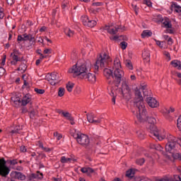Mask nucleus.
Here are the masks:
<instances>
[{
  "instance_id": "1",
  "label": "nucleus",
  "mask_w": 181,
  "mask_h": 181,
  "mask_svg": "<svg viewBox=\"0 0 181 181\" xmlns=\"http://www.w3.org/2000/svg\"><path fill=\"white\" fill-rule=\"evenodd\" d=\"M90 71H91V62L90 60L78 62L69 70V73L78 76L79 78L87 80L90 83H95V74Z\"/></svg>"
},
{
  "instance_id": "2",
  "label": "nucleus",
  "mask_w": 181,
  "mask_h": 181,
  "mask_svg": "<svg viewBox=\"0 0 181 181\" xmlns=\"http://www.w3.org/2000/svg\"><path fill=\"white\" fill-rule=\"evenodd\" d=\"M103 74L107 79V84H109V86L115 84L116 87H118L119 83L124 80V71L121 69L115 70L114 74H112L111 69L105 68L103 70Z\"/></svg>"
},
{
  "instance_id": "3",
  "label": "nucleus",
  "mask_w": 181,
  "mask_h": 181,
  "mask_svg": "<svg viewBox=\"0 0 181 181\" xmlns=\"http://www.w3.org/2000/svg\"><path fill=\"white\" fill-rule=\"evenodd\" d=\"M135 105L137 108L136 118L140 121H145L146 119V109L145 108V105L144 104V97L142 93H141V89L135 88Z\"/></svg>"
},
{
  "instance_id": "4",
  "label": "nucleus",
  "mask_w": 181,
  "mask_h": 181,
  "mask_svg": "<svg viewBox=\"0 0 181 181\" xmlns=\"http://www.w3.org/2000/svg\"><path fill=\"white\" fill-rule=\"evenodd\" d=\"M146 114H148V112L146 110V118L144 121H141L137 117L138 121H139L140 122H145V121H148V124H150V125L148 127V129H150V136H154L155 138L158 139V141H162V140L165 139V136H160L159 135V130H158V129L156 127H153V124H156V117H148L146 115Z\"/></svg>"
},
{
  "instance_id": "5",
  "label": "nucleus",
  "mask_w": 181,
  "mask_h": 181,
  "mask_svg": "<svg viewBox=\"0 0 181 181\" xmlns=\"http://www.w3.org/2000/svg\"><path fill=\"white\" fill-rule=\"evenodd\" d=\"M11 101L14 103L15 107H19L20 105L25 107V105H28L32 101V97L30 95L27 94L21 100V98L14 96L11 98Z\"/></svg>"
},
{
  "instance_id": "6",
  "label": "nucleus",
  "mask_w": 181,
  "mask_h": 181,
  "mask_svg": "<svg viewBox=\"0 0 181 181\" xmlns=\"http://www.w3.org/2000/svg\"><path fill=\"white\" fill-rule=\"evenodd\" d=\"M73 136L76 139L79 145H82V146L86 148L90 145V138H88V136L83 134H74Z\"/></svg>"
},
{
  "instance_id": "7",
  "label": "nucleus",
  "mask_w": 181,
  "mask_h": 181,
  "mask_svg": "<svg viewBox=\"0 0 181 181\" xmlns=\"http://www.w3.org/2000/svg\"><path fill=\"white\" fill-rule=\"evenodd\" d=\"M107 64H108V56L107 54H103V55H100V57L96 60V62L94 65L95 70H98V69H103L104 67H107Z\"/></svg>"
},
{
  "instance_id": "8",
  "label": "nucleus",
  "mask_w": 181,
  "mask_h": 181,
  "mask_svg": "<svg viewBox=\"0 0 181 181\" xmlns=\"http://www.w3.org/2000/svg\"><path fill=\"white\" fill-rule=\"evenodd\" d=\"M45 78L47 80V81H49L51 86H56V84H59V81H60V76L57 72L48 74L45 76Z\"/></svg>"
},
{
  "instance_id": "9",
  "label": "nucleus",
  "mask_w": 181,
  "mask_h": 181,
  "mask_svg": "<svg viewBox=\"0 0 181 181\" xmlns=\"http://www.w3.org/2000/svg\"><path fill=\"white\" fill-rule=\"evenodd\" d=\"M11 170L8 166H6V161L5 158L0 159V176L3 177H6L7 175H9Z\"/></svg>"
},
{
  "instance_id": "10",
  "label": "nucleus",
  "mask_w": 181,
  "mask_h": 181,
  "mask_svg": "<svg viewBox=\"0 0 181 181\" xmlns=\"http://www.w3.org/2000/svg\"><path fill=\"white\" fill-rule=\"evenodd\" d=\"M119 90L120 91V94H122L124 98H129V97H131V89L129 88V86H128L127 81L122 82V88L119 89Z\"/></svg>"
},
{
  "instance_id": "11",
  "label": "nucleus",
  "mask_w": 181,
  "mask_h": 181,
  "mask_svg": "<svg viewBox=\"0 0 181 181\" xmlns=\"http://www.w3.org/2000/svg\"><path fill=\"white\" fill-rule=\"evenodd\" d=\"M119 90L120 91V94H122L124 98H129V97H131V89L129 88V86H128L127 81L122 82V88L119 89Z\"/></svg>"
},
{
  "instance_id": "12",
  "label": "nucleus",
  "mask_w": 181,
  "mask_h": 181,
  "mask_svg": "<svg viewBox=\"0 0 181 181\" xmlns=\"http://www.w3.org/2000/svg\"><path fill=\"white\" fill-rule=\"evenodd\" d=\"M81 20L83 25H84V26H87L88 28H94V26L97 25V21L90 20L87 16H82Z\"/></svg>"
},
{
  "instance_id": "13",
  "label": "nucleus",
  "mask_w": 181,
  "mask_h": 181,
  "mask_svg": "<svg viewBox=\"0 0 181 181\" xmlns=\"http://www.w3.org/2000/svg\"><path fill=\"white\" fill-rule=\"evenodd\" d=\"M86 118H87V121L90 124H100L103 119V117H98V119H95V115H94V113L93 112L86 114Z\"/></svg>"
},
{
  "instance_id": "14",
  "label": "nucleus",
  "mask_w": 181,
  "mask_h": 181,
  "mask_svg": "<svg viewBox=\"0 0 181 181\" xmlns=\"http://www.w3.org/2000/svg\"><path fill=\"white\" fill-rule=\"evenodd\" d=\"M146 101L149 107L151 108H158L159 107V102L153 97H147Z\"/></svg>"
},
{
  "instance_id": "15",
  "label": "nucleus",
  "mask_w": 181,
  "mask_h": 181,
  "mask_svg": "<svg viewBox=\"0 0 181 181\" xmlns=\"http://www.w3.org/2000/svg\"><path fill=\"white\" fill-rule=\"evenodd\" d=\"M29 180L32 181L33 179H43V173H40V171H37V173H32L28 176Z\"/></svg>"
},
{
  "instance_id": "16",
  "label": "nucleus",
  "mask_w": 181,
  "mask_h": 181,
  "mask_svg": "<svg viewBox=\"0 0 181 181\" xmlns=\"http://www.w3.org/2000/svg\"><path fill=\"white\" fill-rule=\"evenodd\" d=\"M142 57L145 62H151V52L147 49H144L142 53Z\"/></svg>"
},
{
  "instance_id": "17",
  "label": "nucleus",
  "mask_w": 181,
  "mask_h": 181,
  "mask_svg": "<svg viewBox=\"0 0 181 181\" xmlns=\"http://www.w3.org/2000/svg\"><path fill=\"white\" fill-rule=\"evenodd\" d=\"M151 149H155L156 151H158V152H161V153H163V147L158 144H153L151 146Z\"/></svg>"
},
{
  "instance_id": "18",
  "label": "nucleus",
  "mask_w": 181,
  "mask_h": 181,
  "mask_svg": "<svg viewBox=\"0 0 181 181\" xmlns=\"http://www.w3.org/2000/svg\"><path fill=\"white\" fill-rule=\"evenodd\" d=\"M171 66L175 68H177L178 70H181V62L177 59H174L170 62Z\"/></svg>"
},
{
  "instance_id": "19",
  "label": "nucleus",
  "mask_w": 181,
  "mask_h": 181,
  "mask_svg": "<svg viewBox=\"0 0 181 181\" xmlns=\"http://www.w3.org/2000/svg\"><path fill=\"white\" fill-rule=\"evenodd\" d=\"M171 11H174V12L179 13L181 12V6L177 4V3H173L171 5Z\"/></svg>"
},
{
  "instance_id": "20",
  "label": "nucleus",
  "mask_w": 181,
  "mask_h": 181,
  "mask_svg": "<svg viewBox=\"0 0 181 181\" xmlns=\"http://www.w3.org/2000/svg\"><path fill=\"white\" fill-rule=\"evenodd\" d=\"M105 30H107V33H110V35H117L119 32V28H117V27L115 28H105Z\"/></svg>"
},
{
  "instance_id": "21",
  "label": "nucleus",
  "mask_w": 181,
  "mask_h": 181,
  "mask_svg": "<svg viewBox=\"0 0 181 181\" xmlns=\"http://www.w3.org/2000/svg\"><path fill=\"white\" fill-rule=\"evenodd\" d=\"M71 160H73V162H76L77 160L71 158H66V156H62L61 158L62 163H69V162H71Z\"/></svg>"
},
{
  "instance_id": "22",
  "label": "nucleus",
  "mask_w": 181,
  "mask_h": 181,
  "mask_svg": "<svg viewBox=\"0 0 181 181\" xmlns=\"http://www.w3.org/2000/svg\"><path fill=\"white\" fill-rule=\"evenodd\" d=\"M152 36V32L149 31L148 30H144L141 33V37H151Z\"/></svg>"
},
{
  "instance_id": "23",
  "label": "nucleus",
  "mask_w": 181,
  "mask_h": 181,
  "mask_svg": "<svg viewBox=\"0 0 181 181\" xmlns=\"http://www.w3.org/2000/svg\"><path fill=\"white\" fill-rule=\"evenodd\" d=\"M15 177H16V179H18L19 180H25V179H26V177L25 175L22 174V173L15 172Z\"/></svg>"
},
{
  "instance_id": "24",
  "label": "nucleus",
  "mask_w": 181,
  "mask_h": 181,
  "mask_svg": "<svg viewBox=\"0 0 181 181\" xmlns=\"http://www.w3.org/2000/svg\"><path fill=\"white\" fill-rule=\"evenodd\" d=\"M62 115L64 118H66V119H69V121L73 120V117L71 116V114L69 112H62Z\"/></svg>"
},
{
  "instance_id": "25",
  "label": "nucleus",
  "mask_w": 181,
  "mask_h": 181,
  "mask_svg": "<svg viewBox=\"0 0 181 181\" xmlns=\"http://www.w3.org/2000/svg\"><path fill=\"white\" fill-rule=\"evenodd\" d=\"M124 64L129 70H133L134 69V66L132 65V62H131V60L129 59H126L124 61Z\"/></svg>"
},
{
  "instance_id": "26",
  "label": "nucleus",
  "mask_w": 181,
  "mask_h": 181,
  "mask_svg": "<svg viewBox=\"0 0 181 181\" xmlns=\"http://www.w3.org/2000/svg\"><path fill=\"white\" fill-rule=\"evenodd\" d=\"M64 33L69 37H73V36L74 35V31L71 30L70 28H66L64 30Z\"/></svg>"
},
{
  "instance_id": "27",
  "label": "nucleus",
  "mask_w": 181,
  "mask_h": 181,
  "mask_svg": "<svg viewBox=\"0 0 181 181\" xmlns=\"http://www.w3.org/2000/svg\"><path fill=\"white\" fill-rule=\"evenodd\" d=\"M113 69H115V70H120L121 69V63L119 62V59H115L114 62V66Z\"/></svg>"
},
{
  "instance_id": "28",
  "label": "nucleus",
  "mask_w": 181,
  "mask_h": 181,
  "mask_svg": "<svg viewBox=\"0 0 181 181\" xmlns=\"http://www.w3.org/2000/svg\"><path fill=\"white\" fill-rule=\"evenodd\" d=\"M135 175V171L132 169H129L126 173L127 177H134V175Z\"/></svg>"
},
{
  "instance_id": "29",
  "label": "nucleus",
  "mask_w": 181,
  "mask_h": 181,
  "mask_svg": "<svg viewBox=\"0 0 181 181\" xmlns=\"http://www.w3.org/2000/svg\"><path fill=\"white\" fill-rule=\"evenodd\" d=\"M74 88V83H66V90L69 93H71L73 91V88Z\"/></svg>"
},
{
  "instance_id": "30",
  "label": "nucleus",
  "mask_w": 181,
  "mask_h": 181,
  "mask_svg": "<svg viewBox=\"0 0 181 181\" xmlns=\"http://www.w3.org/2000/svg\"><path fill=\"white\" fill-rule=\"evenodd\" d=\"M22 129H23L22 126L21 125L16 126L14 128V129L11 131V134H19V132L21 131Z\"/></svg>"
},
{
  "instance_id": "31",
  "label": "nucleus",
  "mask_w": 181,
  "mask_h": 181,
  "mask_svg": "<svg viewBox=\"0 0 181 181\" xmlns=\"http://www.w3.org/2000/svg\"><path fill=\"white\" fill-rule=\"evenodd\" d=\"M143 94L144 97H146V98H148V97H152V91L149 89L143 91Z\"/></svg>"
},
{
  "instance_id": "32",
  "label": "nucleus",
  "mask_w": 181,
  "mask_h": 181,
  "mask_svg": "<svg viewBox=\"0 0 181 181\" xmlns=\"http://www.w3.org/2000/svg\"><path fill=\"white\" fill-rule=\"evenodd\" d=\"M11 57H12L13 60L14 61V62H11V63H12L13 64H16V63H18V62H21V58H19V57H18V55L13 54V55L11 56Z\"/></svg>"
},
{
  "instance_id": "33",
  "label": "nucleus",
  "mask_w": 181,
  "mask_h": 181,
  "mask_svg": "<svg viewBox=\"0 0 181 181\" xmlns=\"http://www.w3.org/2000/svg\"><path fill=\"white\" fill-rule=\"evenodd\" d=\"M37 115V110H35L33 109V110H31L30 112V118H31L32 119H33V118H35V116Z\"/></svg>"
},
{
  "instance_id": "34",
  "label": "nucleus",
  "mask_w": 181,
  "mask_h": 181,
  "mask_svg": "<svg viewBox=\"0 0 181 181\" xmlns=\"http://www.w3.org/2000/svg\"><path fill=\"white\" fill-rule=\"evenodd\" d=\"M136 163L137 165H139L140 166H142V165H144L145 163V158H142L136 159Z\"/></svg>"
},
{
  "instance_id": "35",
  "label": "nucleus",
  "mask_w": 181,
  "mask_h": 181,
  "mask_svg": "<svg viewBox=\"0 0 181 181\" xmlns=\"http://www.w3.org/2000/svg\"><path fill=\"white\" fill-rule=\"evenodd\" d=\"M64 91H65L64 88H59L58 90L59 97H63V95H64Z\"/></svg>"
},
{
  "instance_id": "36",
  "label": "nucleus",
  "mask_w": 181,
  "mask_h": 181,
  "mask_svg": "<svg viewBox=\"0 0 181 181\" xmlns=\"http://www.w3.org/2000/svg\"><path fill=\"white\" fill-rule=\"evenodd\" d=\"M163 23L165 28H167L168 29L172 28V24L169 21H163Z\"/></svg>"
},
{
  "instance_id": "37",
  "label": "nucleus",
  "mask_w": 181,
  "mask_h": 181,
  "mask_svg": "<svg viewBox=\"0 0 181 181\" xmlns=\"http://www.w3.org/2000/svg\"><path fill=\"white\" fill-rule=\"evenodd\" d=\"M120 46L122 49V50H125L128 46V43H127L125 41H123L120 43Z\"/></svg>"
},
{
  "instance_id": "38",
  "label": "nucleus",
  "mask_w": 181,
  "mask_h": 181,
  "mask_svg": "<svg viewBox=\"0 0 181 181\" xmlns=\"http://www.w3.org/2000/svg\"><path fill=\"white\" fill-rule=\"evenodd\" d=\"M139 90H141L143 92L148 90V86L146 84H141L140 88Z\"/></svg>"
},
{
  "instance_id": "39",
  "label": "nucleus",
  "mask_w": 181,
  "mask_h": 181,
  "mask_svg": "<svg viewBox=\"0 0 181 181\" xmlns=\"http://www.w3.org/2000/svg\"><path fill=\"white\" fill-rule=\"evenodd\" d=\"M35 93H37V94H45V90L44 89H39V88H35L34 89Z\"/></svg>"
},
{
  "instance_id": "40",
  "label": "nucleus",
  "mask_w": 181,
  "mask_h": 181,
  "mask_svg": "<svg viewBox=\"0 0 181 181\" xmlns=\"http://www.w3.org/2000/svg\"><path fill=\"white\" fill-rule=\"evenodd\" d=\"M4 16H5V13H4V8L0 7V19H4Z\"/></svg>"
},
{
  "instance_id": "41",
  "label": "nucleus",
  "mask_w": 181,
  "mask_h": 181,
  "mask_svg": "<svg viewBox=\"0 0 181 181\" xmlns=\"http://www.w3.org/2000/svg\"><path fill=\"white\" fill-rule=\"evenodd\" d=\"M174 159H180L181 160V155L179 153L173 154Z\"/></svg>"
},
{
  "instance_id": "42",
  "label": "nucleus",
  "mask_w": 181,
  "mask_h": 181,
  "mask_svg": "<svg viewBox=\"0 0 181 181\" xmlns=\"http://www.w3.org/2000/svg\"><path fill=\"white\" fill-rule=\"evenodd\" d=\"M6 71L5 70V69L2 66L0 67V76H2L4 74H5V72Z\"/></svg>"
},
{
  "instance_id": "43",
  "label": "nucleus",
  "mask_w": 181,
  "mask_h": 181,
  "mask_svg": "<svg viewBox=\"0 0 181 181\" xmlns=\"http://www.w3.org/2000/svg\"><path fill=\"white\" fill-rule=\"evenodd\" d=\"M71 59L72 60H76L77 59V54L76 52H72L71 56Z\"/></svg>"
},
{
  "instance_id": "44",
  "label": "nucleus",
  "mask_w": 181,
  "mask_h": 181,
  "mask_svg": "<svg viewBox=\"0 0 181 181\" xmlns=\"http://www.w3.org/2000/svg\"><path fill=\"white\" fill-rule=\"evenodd\" d=\"M110 95L112 97V103H113L114 105H115V100L117 98V96L116 95H114V93H112L110 94Z\"/></svg>"
},
{
  "instance_id": "45",
  "label": "nucleus",
  "mask_w": 181,
  "mask_h": 181,
  "mask_svg": "<svg viewBox=\"0 0 181 181\" xmlns=\"http://www.w3.org/2000/svg\"><path fill=\"white\" fill-rule=\"evenodd\" d=\"M23 37L24 38V42L26 40H28L30 37V35H28V34H23Z\"/></svg>"
},
{
  "instance_id": "46",
  "label": "nucleus",
  "mask_w": 181,
  "mask_h": 181,
  "mask_svg": "<svg viewBox=\"0 0 181 181\" xmlns=\"http://www.w3.org/2000/svg\"><path fill=\"white\" fill-rule=\"evenodd\" d=\"M17 40L18 42H25V38L22 35H18Z\"/></svg>"
},
{
  "instance_id": "47",
  "label": "nucleus",
  "mask_w": 181,
  "mask_h": 181,
  "mask_svg": "<svg viewBox=\"0 0 181 181\" xmlns=\"http://www.w3.org/2000/svg\"><path fill=\"white\" fill-rule=\"evenodd\" d=\"M91 173H94V169L88 168L87 175H91Z\"/></svg>"
},
{
  "instance_id": "48",
  "label": "nucleus",
  "mask_w": 181,
  "mask_h": 181,
  "mask_svg": "<svg viewBox=\"0 0 181 181\" xmlns=\"http://www.w3.org/2000/svg\"><path fill=\"white\" fill-rule=\"evenodd\" d=\"M52 53V49H45L44 50V54H50Z\"/></svg>"
},
{
  "instance_id": "49",
  "label": "nucleus",
  "mask_w": 181,
  "mask_h": 181,
  "mask_svg": "<svg viewBox=\"0 0 181 181\" xmlns=\"http://www.w3.org/2000/svg\"><path fill=\"white\" fill-rule=\"evenodd\" d=\"M156 45L159 46V47H161V48L163 47V42L159 40H156Z\"/></svg>"
},
{
  "instance_id": "50",
  "label": "nucleus",
  "mask_w": 181,
  "mask_h": 181,
  "mask_svg": "<svg viewBox=\"0 0 181 181\" xmlns=\"http://www.w3.org/2000/svg\"><path fill=\"white\" fill-rule=\"evenodd\" d=\"M19 51L18 50H17V49H13V52H12L11 54V56H13V54H15L16 56H18V54H19Z\"/></svg>"
},
{
  "instance_id": "51",
  "label": "nucleus",
  "mask_w": 181,
  "mask_h": 181,
  "mask_svg": "<svg viewBox=\"0 0 181 181\" xmlns=\"http://www.w3.org/2000/svg\"><path fill=\"white\" fill-rule=\"evenodd\" d=\"M21 66V71H23V73H24V71H25V70H26V64H23Z\"/></svg>"
},
{
  "instance_id": "52",
  "label": "nucleus",
  "mask_w": 181,
  "mask_h": 181,
  "mask_svg": "<svg viewBox=\"0 0 181 181\" xmlns=\"http://www.w3.org/2000/svg\"><path fill=\"white\" fill-rule=\"evenodd\" d=\"M20 151H21V152H26V146H21L20 147Z\"/></svg>"
},
{
  "instance_id": "53",
  "label": "nucleus",
  "mask_w": 181,
  "mask_h": 181,
  "mask_svg": "<svg viewBox=\"0 0 181 181\" xmlns=\"http://www.w3.org/2000/svg\"><path fill=\"white\" fill-rule=\"evenodd\" d=\"M119 38V37L118 35H115L110 37V40H118Z\"/></svg>"
},
{
  "instance_id": "54",
  "label": "nucleus",
  "mask_w": 181,
  "mask_h": 181,
  "mask_svg": "<svg viewBox=\"0 0 181 181\" xmlns=\"http://www.w3.org/2000/svg\"><path fill=\"white\" fill-rule=\"evenodd\" d=\"M103 5L102 2H95L93 4V6H101Z\"/></svg>"
},
{
  "instance_id": "55",
  "label": "nucleus",
  "mask_w": 181,
  "mask_h": 181,
  "mask_svg": "<svg viewBox=\"0 0 181 181\" xmlns=\"http://www.w3.org/2000/svg\"><path fill=\"white\" fill-rule=\"evenodd\" d=\"M116 28H118L119 30H126L125 26L119 25L118 27H116Z\"/></svg>"
},
{
  "instance_id": "56",
  "label": "nucleus",
  "mask_w": 181,
  "mask_h": 181,
  "mask_svg": "<svg viewBox=\"0 0 181 181\" xmlns=\"http://www.w3.org/2000/svg\"><path fill=\"white\" fill-rule=\"evenodd\" d=\"M81 172H82V173H87L88 172V168H82L81 169Z\"/></svg>"
},
{
  "instance_id": "57",
  "label": "nucleus",
  "mask_w": 181,
  "mask_h": 181,
  "mask_svg": "<svg viewBox=\"0 0 181 181\" xmlns=\"http://www.w3.org/2000/svg\"><path fill=\"white\" fill-rule=\"evenodd\" d=\"M47 29V28L46 26H42L40 28V32L43 33L45 32V30Z\"/></svg>"
},
{
  "instance_id": "58",
  "label": "nucleus",
  "mask_w": 181,
  "mask_h": 181,
  "mask_svg": "<svg viewBox=\"0 0 181 181\" xmlns=\"http://www.w3.org/2000/svg\"><path fill=\"white\" fill-rule=\"evenodd\" d=\"M146 4L147 5V6H148L149 8H151V6H152V2H151L150 1H146Z\"/></svg>"
},
{
  "instance_id": "59",
  "label": "nucleus",
  "mask_w": 181,
  "mask_h": 181,
  "mask_svg": "<svg viewBox=\"0 0 181 181\" xmlns=\"http://www.w3.org/2000/svg\"><path fill=\"white\" fill-rule=\"evenodd\" d=\"M165 56H166V57L168 58V60H171V58H170V54H169V52H165Z\"/></svg>"
},
{
  "instance_id": "60",
  "label": "nucleus",
  "mask_w": 181,
  "mask_h": 181,
  "mask_svg": "<svg viewBox=\"0 0 181 181\" xmlns=\"http://www.w3.org/2000/svg\"><path fill=\"white\" fill-rule=\"evenodd\" d=\"M11 165H17L18 164V161H16V160H12L10 162Z\"/></svg>"
},
{
  "instance_id": "61",
  "label": "nucleus",
  "mask_w": 181,
  "mask_h": 181,
  "mask_svg": "<svg viewBox=\"0 0 181 181\" xmlns=\"http://www.w3.org/2000/svg\"><path fill=\"white\" fill-rule=\"evenodd\" d=\"M168 45H173V40H172L171 37H169L168 40Z\"/></svg>"
},
{
  "instance_id": "62",
  "label": "nucleus",
  "mask_w": 181,
  "mask_h": 181,
  "mask_svg": "<svg viewBox=\"0 0 181 181\" xmlns=\"http://www.w3.org/2000/svg\"><path fill=\"white\" fill-rule=\"evenodd\" d=\"M42 151H45V152H50V148H47V147H43Z\"/></svg>"
},
{
  "instance_id": "63",
  "label": "nucleus",
  "mask_w": 181,
  "mask_h": 181,
  "mask_svg": "<svg viewBox=\"0 0 181 181\" xmlns=\"http://www.w3.org/2000/svg\"><path fill=\"white\" fill-rule=\"evenodd\" d=\"M28 40L30 42H35V37H33V36H32V35H30V39Z\"/></svg>"
},
{
  "instance_id": "64",
  "label": "nucleus",
  "mask_w": 181,
  "mask_h": 181,
  "mask_svg": "<svg viewBox=\"0 0 181 181\" xmlns=\"http://www.w3.org/2000/svg\"><path fill=\"white\" fill-rule=\"evenodd\" d=\"M8 5H13V0H7Z\"/></svg>"
}]
</instances>
